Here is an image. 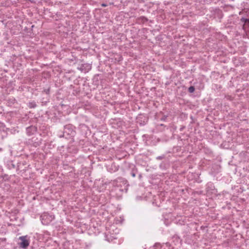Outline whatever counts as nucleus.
<instances>
[{"label": "nucleus", "instance_id": "obj_9", "mask_svg": "<svg viewBox=\"0 0 249 249\" xmlns=\"http://www.w3.org/2000/svg\"><path fill=\"white\" fill-rule=\"evenodd\" d=\"M102 6L103 7H106V6H107V4H104V3H103V4H102Z\"/></svg>", "mask_w": 249, "mask_h": 249}, {"label": "nucleus", "instance_id": "obj_1", "mask_svg": "<svg viewBox=\"0 0 249 249\" xmlns=\"http://www.w3.org/2000/svg\"><path fill=\"white\" fill-rule=\"evenodd\" d=\"M41 217L42 223L44 225L48 224L54 219V216L48 213H44Z\"/></svg>", "mask_w": 249, "mask_h": 249}, {"label": "nucleus", "instance_id": "obj_4", "mask_svg": "<svg viewBox=\"0 0 249 249\" xmlns=\"http://www.w3.org/2000/svg\"><path fill=\"white\" fill-rule=\"evenodd\" d=\"M31 131H33V132L36 131V128L35 127L31 126L27 128V132L29 134V135H30V132Z\"/></svg>", "mask_w": 249, "mask_h": 249}, {"label": "nucleus", "instance_id": "obj_7", "mask_svg": "<svg viewBox=\"0 0 249 249\" xmlns=\"http://www.w3.org/2000/svg\"><path fill=\"white\" fill-rule=\"evenodd\" d=\"M30 107H36V104L35 103H31L29 105Z\"/></svg>", "mask_w": 249, "mask_h": 249}, {"label": "nucleus", "instance_id": "obj_10", "mask_svg": "<svg viewBox=\"0 0 249 249\" xmlns=\"http://www.w3.org/2000/svg\"><path fill=\"white\" fill-rule=\"evenodd\" d=\"M66 132V128L65 129V133Z\"/></svg>", "mask_w": 249, "mask_h": 249}, {"label": "nucleus", "instance_id": "obj_11", "mask_svg": "<svg viewBox=\"0 0 249 249\" xmlns=\"http://www.w3.org/2000/svg\"><path fill=\"white\" fill-rule=\"evenodd\" d=\"M132 176H133V177H135V174H132Z\"/></svg>", "mask_w": 249, "mask_h": 249}, {"label": "nucleus", "instance_id": "obj_8", "mask_svg": "<svg viewBox=\"0 0 249 249\" xmlns=\"http://www.w3.org/2000/svg\"><path fill=\"white\" fill-rule=\"evenodd\" d=\"M155 247L160 248L161 247L160 245V244H156Z\"/></svg>", "mask_w": 249, "mask_h": 249}, {"label": "nucleus", "instance_id": "obj_2", "mask_svg": "<svg viewBox=\"0 0 249 249\" xmlns=\"http://www.w3.org/2000/svg\"><path fill=\"white\" fill-rule=\"evenodd\" d=\"M27 238V236L19 237V239L21 241L19 243V246L20 248L26 249L29 246L30 242Z\"/></svg>", "mask_w": 249, "mask_h": 249}, {"label": "nucleus", "instance_id": "obj_5", "mask_svg": "<svg viewBox=\"0 0 249 249\" xmlns=\"http://www.w3.org/2000/svg\"><path fill=\"white\" fill-rule=\"evenodd\" d=\"M188 91L190 93L194 92V91H195V88L194 87H193V86H191L189 88Z\"/></svg>", "mask_w": 249, "mask_h": 249}, {"label": "nucleus", "instance_id": "obj_3", "mask_svg": "<svg viewBox=\"0 0 249 249\" xmlns=\"http://www.w3.org/2000/svg\"><path fill=\"white\" fill-rule=\"evenodd\" d=\"M91 69V65L88 63L82 64L80 68V70L84 72H87Z\"/></svg>", "mask_w": 249, "mask_h": 249}, {"label": "nucleus", "instance_id": "obj_6", "mask_svg": "<svg viewBox=\"0 0 249 249\" xmlns=\"http://www.w3.org/2000/svg\"><path fill=\"white\" fill-rule=\"evenodd\" d=\"M241 20L244 23H249V18H242Z\"/></svg>", "mask_w": 249, "mask_h": 249}]
</instances>
